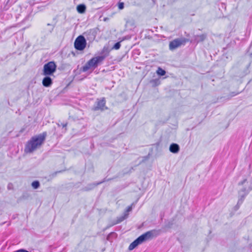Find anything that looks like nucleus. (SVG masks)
Returning a JSON list of instances; mask_svg holds the SVG:
<instances>
[{
    "label": "nucleus",
    "instance_id": "obj_1",
    "mask_svg": "<svg viewBox=\"0 0 252 252\" xmlns=\"http://www.w3.org/2000/svg\"><path fill=\"white\" fill-rule=\"evenodd\" d=\"M46 135V132H43L32 137L30 140L27 142L25 146V152L26 153H31L40 147L45 140Z\"/></svg>",
    "mask_w": 252,
    "mask_h": 252
},
{
    "label": "nucleus",
    "instance_id": "obj_2",
    "mask_svg": "<svg viewBox=\"0 0 252 252\" xmlns=\"http://www.w3.org/2000/svg\"><path fill=\"white\" fill-rule=\"evenodd\" d=\"M105 58V56L102 55L92 58L82 67V70L83 72H86L90 69L95 68L99 64L102 63Z\"/></svg>",
    "mask_w": 252,
    "mask_h": 252
},
{
    "label": "nucleus",
    "instance_id": "obj_3",
    "mask_svg": "<svg viewBox=\"0 0 252 252\" xmlns=\"http://www.w3.org/2000/svg\"><path fill=\"white\" fill-rule=\"evenodd\" d=\"M57 65L54 62H49L43 66L42 74L45 76H51L56 72Z\"/></svg>",
    "mask_w": 252,
    "mask_h": 252
},
{
    "label": "nucleus",
    "instance_id": "obj_4",
    "mask_svg": "<svg viewBox=\"0 0 252 252\" xmlns=\"http://www.w3.org/2000/svg\"><path fill=\"white\" fill-rule=\"evenodd\" d=\"M158 234V230L153 229L146 232V233L139 236L138 238L142 243L145 241L152 239L153 237L157 236Z\"/></svg>",
    "mask_w": 252,
    "mask_h": 252
},
{
    "label": "nucleus",
    "instance_id": "obj_5",
    "mask_svg": "<svg viewBox=\"0 0 252 252\" xmlns=\"http://www.w3.org/2000/svg\"><path fill=\"white\" fill-rule=\"evenodd\" d=\"M188 41V39L185 38H178L170 41L169 45V48L170 50H173L182 45H185Z\"/></svg>",
    "mask_w": 252,
    "mask_h": 252
},
{
    "label": "nucleus",
    "instance_id": "obj_6",
    "mask_svg": "<svg viewBox=\"0 0 252 252\" xmlns=\"http://www.w3.org/2000/svg\"><path fill=\"white\" fill-rule=\"evenodd\" d=\"M86 40L83 35L78 36L74 42V47L76 49L82 51L86 46Z\"/></svg>",
    "mask_w": 252,
    "mask_h": 252
},
{
    "label": "nucleus",
    "instance_id": "obj_7",
    "mask_svg": "<svg viewBox=\"0 0 252 252\" xmlns=\"http://www.w3.org/2000/svg\"><path fill=\"white\" fill-rule=\"evenodd\" d=\"M252 189V188L251 187H249L248 189L246 188H243L239 191V199L237 204V206H238V207H239V205L242 204L245 198L248 194Z\"/></svg>",
    "mask_w": 252,
    "mask_h": 252
},
{
    "label": "nucleus",
    "instance_id": "obj_8",
    "mask_svg": "<svg viewBox=\"0 0 252 252\" xmlns=\"http://www.w3.org/2000/svg\"><path fill=\"white\" fill-rule=\"evenodd\" d=\"M106 100L104 97L100 99H97L95 102V105L93 108L94 111L101 110L103 111L105 109H107L108 108L105 106Z\"/></svg>",
    "mask_w": 252,
    "mask_h": 252
},
{
    "label": "nucleus",
    "instance_id": "obj_9",
    "mask_svg": "<svg viewBox=\"0 0 252 252\" xmlns=\"http://www.w3.org/2000/svg\"><path fill=\"white\" fill-rule=\"evenodd\" d=\"M52 84V79L49 76H45L42 80V85L45 87H49Z\"/></svg>",
    "mask_w": 252,
    "mask_h": 252
},
{
    "label": "nucleus",
    "instance_id": "obj_10",
    "mask_svg": "<svg viewBox=\"0 0 252 252\" xmlns=\"http://www.w3.org/2000/svg\"><path fill=\"white\" fill-rule=\"evenodd\" d=\"M127 217H128V214H126V213H124L123 216H121L120 217H118L117 220H114L112 222V223L111 225H110L109 226H108L107 227H111L112 226H113L115 224H118V223L121 222L122 221L124 220Z\"/></svg>",
    "mask_w": 252,
    "mask_h": 252
},
{
    "label": "nucleus",
    "instance_id": "obj_11",
    "mask_svg": "<svg viewBox=\"0 0 252 252\" xmlns=\"http://www.w3.org/2000/svg\"><path fill=\"white\" fill-rule=\"evenodd\" d=\"M169 151L173 154H177L180 151V147L176 143H172L169 147Z\"/></svg>",
    "mask_w": 252,
    "mask_h": 252
},
{
    "label": "nucleus",
    "instance_id": "obj_12",
    "mask_svg": "<svg viewBox=\"0 0 252 252\" xmlns=\"http://www.w3.org/2000/svg\"><path fill=\"white\" fill-rule=\"evenodd\" d=\"M142 244L140 240L137 238L133 242H132L128 247V250L131 251L135 249L138 245Z\"/></svg>",
    "mask_w": 252,
    "mask_h": 252
},
{
    "label": "nucleus",
    "instance_id": "obj_13",
    "mask_svg": "<svg viewBox=\"0 0 252 252\" xmlns=\"http://www.w3.org/2000/svg\"><path fill=\"white\" fill-rule=\"evenodd\" d=\"M206 34H202L200 35H197L194 36V40L199 43L203 41L206 38Z\"/></svg>",
    "mask_w": 252,
    "mask_h": 252
},
{
    "label": "nucleus",
    "instance_id": "obj_14",
    "mask_svg": "<svg viewBox=\"0 0 252 252\" xmlns=\"http://www.w3.org/2000/svg\"><path fill=\"white\" fill-rule=\"evenodd\" d=\"M77 11L78 13L80 14H83L85 13L86 10V5L84 4H80L77 5Z\"/></svg>",
    "mask_w": 252,
    "mask_h": 252
},
{
    "label": "nucleus",
    "instance_id": "obj_15",
    "mask_svg": "<svg viewBox=\"0 0 252 252\" xmlns=\"http://www.w3.org/2000/svg\"><path fill=\"white\" fill-rule=\"evenodd\" d=\"M104 181L100 182L99 183H98L97 184H92L89 185H88V187L85 188L86 190H89L91 189H94L95 187H96L97 185L100 184L101 183H103Z\"/></svg>",
    "mask_w": 252,
    "mask_h": 252
},
{
    "label": "nucleus",
    "instance_id": "obj_16",
    "mask_svg": "<svg viewBox=\"0 0 252 252\" xmlns=\"http://www.w3.org/2000/svg\"><path fill=\"white\" fill-rule=\"evenodd\" d=\"M47 26L49 27V28L48 29H47V34H49L52 32L54 28V26L49 23L47 24Z\"/></svg>",
    "mask_w": 252,
    "mask_h": 252
},
{
    "label": "nucleus",
    "instance_id": "obj_17",
    "mask_svg": "<svg viewBox=\"0 0 252 252\" xmlns=\"http://www.w3.org/2000/svg\"><path fill=\"white\" fill-rule=\"evenodd\" d=\"M157 73L160 76H163L165 74L166 72L164 70L162 69L161 68L158 67L157 71Z\"/></svg>",
    "mask_w": 252,
    "mask_h": 252
},
{
    "label": "nucleus",
    "instance_id": "obj_18",
    "mask_svg": "<svg viewBox=\"0 0 252 252\" xmlns=\"http://www.w3.org/2000/svg\"><path fill=\"white\" fill-rule=\"evenodd\" d=\"M32 186L33 189H37L39 188L40 184L38 181H34L32 183Z\"/></svg>",
    "mask_w": 252,
    "mask_h": 252
},
{
    "label": "nucleus",
    "instance_id": "obj_19",
    "mask_svg": "<svg viewBox=\"0 0 252 252\" xmlns=\"http://www.w3.org/2000/svg\"><path fill=\"white\" fill-rule=\"evenodd\" d=\"M121 41H122L116 43L114 45L113 47H112V49H115V50H118V49H119L120 48V47H121Z\"/></svg>",
    "mask_w": 252,
    "mask_h": 252
},
{
    "label": "nucleus",
    "instance_id": "obj_20",
    "mask_svg": "<svg viewBox=\"0 0 252 252\" xmlns=\"http://www.w3.org/2000/svg\"><path fill=\"white\" fill-rule=\"evenodd\" d=\"M132 205L129 206L127 207L125 213L127 214L128 215V212H130L132 210Z\"/></svg>",
    "mask_w": 252,
    "mask_h": 252
},
{
    "label": "nucleus",
    "instance_id": "obj_21",
    "mask_svg": "<svg viewBox=\"0 0 252 252\" xmlns=\"http://www.w3.org/2000/svg\"><path fill=\"white\" fill-rule=\"evenodd\" d=\"M118 7L120 9H123L124 7V3L123 2H120L119 3Z\"/></svg>",
    "mask_w": 252,
    "mask_h": 252
},
{
    "label": "nucleus",
    "instance_id": "obj_22",
    "mask_svg": "<svg viewBox=\"0 0 252 252\" xmlns=\"http://www.w3.org/2000/svg\"><path fill=\"white\" fill-rule=\"evenodd\" d=\"M14 252H29L25 249H20V250L15 251Z\"/></svg>",
    "mask_w": 252,
    "mask_h": 252
},
{
    "label": "nucleus",
    "instance_id": "obj_23",
    "mask_svg": "<svg viewBox=\"0 0 252 252\" xmlns=\"http://www.w3.org/2000/svg\"><path fill=\"white\" fill-rule=\"evenodd\" d=\"M247 181V179H244L243 181L239 183V185H243Z\"/></svg>",
    "mask_w": 252,
    "mask_h": 252
},
{
    "label": "nucleus",
    "instance_id": "obj_24",
    "mask_svg": "<svg viewBox=\"0 0 252 252\" xmlns=\"http://www.w3.org/2000/svg\"><path fill=\"white\" fill-rule=\"evenodd\" d=\"M35 3H39L45 1V0H33Z\"/></svg>",
    "mask_w": 252,
    "mask_h": 252
},
{
    "label": "nucleus",
    "instance_id": "obj_25",
    "mask_svg": "<svg viewBox=\"0 0 252 252\" xmlns=\"http://www.w3.org/2000/svg\"><path fill=\"white\" fill-rule=\"evenodd\" d=\"M67 123H62L61 126H63V127H65L67 126Z\"/></svg>",
    "mask_w": 252,
    "mask_h": 252
},
{
    "label": "nucleus",
    "instance_id": "obj_26",
    "mask_svg": "<svg viewBox=\"0 0 252 252\" xmlns=\"http://www.w3.org/2000/svg\"><path fill=\"white\" fill-rule=\"evenodd\" d=\"M12 186L11 184H9L7 186V189L10 190L11 189V186Z\"/></svg>",
    "mask_w": 252,
    "mask_h": 252
},
{
    "label": "nucleus",
    "instance_id": "obj_27",
    "mask_svg": "<svg viewBox=\"0 0 252 252\" xmlns=\"http://www.w3.org/2000/svg\"><path fill=\"white\" fill-rule=\"evenodd\" d=\"M109 236L107 237V239L108 240Z\"/></svg>",
    "mask_w": 252,
    "mask_h": 252
}]
</instances>
